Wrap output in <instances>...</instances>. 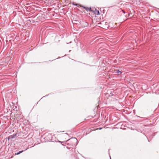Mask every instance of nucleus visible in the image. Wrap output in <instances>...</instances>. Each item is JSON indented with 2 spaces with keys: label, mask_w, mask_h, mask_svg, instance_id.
Masks as SVG:
<instances>
[{
  "label": "nucleus",
  "mask_w": 159,
  "mask_h": 159,
  "mask_svg": "<svg viewBox=\"0 0 159 159\" xmlns=\"http://www.w3.org/2000/svg\"><path fill=\"white\" fill-rule=\"evenodd\" d=\"M15 120L17 121V122L19 121L22 122L24 120V117L22 115L20 114H15L14 118H13Z\"/></svg>",
  "instance_id": "f257e3e1"
},
{
  "label": "nucleus",
  "mask_w": 159,
  "mask_h": 159,
  "mask_svg": "<svg viewBox=\"0 0 159 159\" xmlns=\"http://www.w3.org/2000/svg\"><path fill=\"white\" fill-rule=\"evenodd\" d=\"M17 132L18 133H16L14 134L9 136L8 138V140L11 141L12 139L16 138L18 136L20 135L21 133L19 132L18 131H17Z\"/></svg>",
  "instance_id": "f03ea898"
},
{
  "label": "nucleus",
  "mask_w": 159,
  "mask_h": 159,
  "mask_svg": "<svg viewBox=\"0 0 159 159\" xmlns=\"http://www.w3.org/2000/svg\"><path fill=\"white\" fill-rule=\"evenodd\" d=\"M137 117H138L142 119L141 120H140L141 121H143L144 120H148V118L146 117H140L138 116H137Z\"/></svg>",
  "instance_id": "7ed1b4c3"
},
{
  "label": "nucleus",
  "mask_w": 159,
  "mask_h": 159,
  "mask_svg": "<svg viewBox=\"0 0 159 159\" xmlns=\"http://www.w3.org/2000/svg\"><path fill=\"white\" fill-rule=\"evenodd\" d=\"M115 73H116L118 75H120L122 73L121 71H120L119 70H115Z\"/></svg>",
  "instance_id": "20e7f679"
},
{
  "label": "nucleus",
  "mask_w": 159,
  "mask_h": 159,
  "mask_svg": "<svg viewBox=\"0 0 159 159\" xmlns=\"http://www.w3.org/2000/svg\"><path fill=\"white\" fill-rule=\"evenodd\" d=\"M84 8L86 10L89 11H92L91 10V8H89V7H82Z\"/></svg>",
  "instance_id": "39448f33"
},
{
  "label": "nucleus",
  "mask_w": 159,
  "mask_h": 159,
  "mask_svg": "<svg viewBox=\"0 0 159 159\" xmlns=\"http://www.w3.org/2000/svg\"><path fill=\"white\" fill-rule=\"evenodd\" d=\"M23 151H24L23 150H22L21 151H20L19 152H17V153H16V155H18V154H20V153L22 152Z\"/></svg>",
  "instance_id": "423d86ee"
},
{
  "label": "nucleus",
  "mask_w": 159,
  "mask_h": 159,
  "mask_svg": "<svg viewBox=\"0 0 159 159\" xmlns=\"http://www.w3.org/2000/svg\"><path fill=\"white\" fill-rule=\"evenodd\" d=\"M97 15H99L100 14V13H99V11H97Z\"/></svg>",
  "instance_id": "0eeeda50"
},
{
  "label": "nucleus",
  "mask_w": 159,
  "mask_h": 159,
  "mask_svg": "<svg viewBox=\"0 0 159 159\" xmlns=\"http://www.w3.org/2000/svg\"><path fill=\"white\" fill-rule=\"evenodd\" d=\"M102 129V128L99 127V128H96L95 129Z\"/></svg>",
  "instance_id": "6e6552de"
},
{
  "label": "nucleus",
  "mask_w": 159,
  "mask_h": 159,
  "mask_svg": "<svg viewBox=\"0 0 159 159\" xmlns=\"http://www.w3.org/2000/svg\"><path fill=\"white\" fill-rule=\"evenodd\" d=\"M121 11H122V12L124 13V14H125V11L124 10H121Z\"/></svg>",
  "instance_id": "1a4fd4ad"
},
{
  "label": "nucleus",
  "mask_w": 159,
  "mask_h": 159,
  "mask_svg": "<svg viewBox=\"0 0 159 159\" xmlns=\"http://www.w3.org/2000/svg\"><path fill=\"white\" fill-rule=\"evenodd\" d=\"M143 126H144V127H147V126H148V125H143Z\"/></svg>",
  "instance_id": "9d476101"
},
{
  "label": "nucleus",
  "mask_w": 159,
  "mask_h": 159,
  "mask_svg": "<svg viewBox=\"0 0 159 159\" xmlns=\"http://www.w3.org/2000/svg\"><path fill=\"white\" fill-rule=\"evenodd\" d=\"M64 131H60V132H59L60 133H61V132H64Z\"/></svg>",
  "instance_id": "9b49d317"
},
{
  "label": "nucleus",
  "mask_w": 159,
  "mask_h": 159,
  "mask_svg": "<svg viewBox=\"0 0 159 159\" xmlns=\"http://www.w3.org/2000/svg\"><path fill=\"white\" fill-rule=\"evenodd\" d=\"M75 5L77 6H78V4H76Z\"/></svg>",
  "instance_id": "f8f14e48"
},
{
  "label": "nucleus",
  "mask_w": 159,
  "mask_h": 159,
  "mask_svg": "<svg viewBox=\"0 0 159 159\" xmlns=\"http://www.w3.org/2000/svg\"><path fill=\"white\" fill-rule=\"evenodd\" d=\"M48 95H48H46L45 96H44L43 97H45L46 96H47Z\"/></svg>",
  "instance_id": "ddd939ff"
},
{
  "label": "nucleus",
  "mask_w": 159,
  "mask_h": 159,
  "mask_svg": "<svg viewBox=\"0 0 159 159\" xmlns=\"http://www.w3.org/2000/svg\"><path fill=\"white\" fill-rule=\"evenodd\" d=\"M75 139L76 140V141H77V139H76V138H75Z\"/></svg>",
  "instance_id": "4468645a"
},
{
  "label": "nucleus",
  "mask_w": 159,
  "mask_h": 159,
  "mask_svg": "<svg viewBox=\"0 0 159 159\" xmlns=\"http://www.w3.org/2000/svg\"><path fill=\"white\" fill-rule=\"evenodd\" d=\"M122 129H126L125 128H124Z\"/></svg>",
  "instance_id": "2eb2a0df"
},
{
  "label": "nucleus",
  "mask_w": 159,
  "mask_h": 159,
  "mask_svg": "<svg viewBox=\"0 0 159 159\" xmlns=\"http://www.w3.org/2000/svg\"><path fill=\"white\" fill-rule=\"evenodd\" d=\"M87 133H86V134H85V135H87Z\"/></svg>",
  "instance_id": "dca6fc26"
},
{
  "label": "nucleus",
  "mask_w": 159,
  "mask_h": 159,
  "mask_svg": "<svg viewBox=\"0 0 159 159\" xmlns=\"http://www.w3.org/2000/svg\"><path fill=\"white\" fill-rule=\"evenodd\" d=\"M129 14H128V16H129Z\"/></svg>",
  "instance_id": "f3484780"
},
{
  "label": "nucleus",
  "mask_w": 159,
  "mask_h": 159,
  "mask_svg": "<svg viewBox=\"0 0 159 159\" xmlns=\"http://www.w3.org/2000/svg\"><path fill=\"white\" fill-rule=\"evenodd\" d=\"M13 132H14V130H13Z\"/></svg>",
  "instance_id": "a211bd4d"
}]
</instances>
